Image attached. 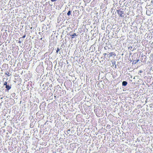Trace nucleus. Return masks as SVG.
<instances>
[{
    "label": "nucleus",
    "mask_w": 153,
    "mask_h": 153,
    "mask_svg": "<svg viewBox=\"0 0 153 153\" xmlns=\"http://www.w3.org/2000/svg\"><path fill=\"white\" fill-rule=\"evenodd\" d=\"M109 57H111L113 56H116V54L114 52H111L109 53Z\"/></svg>",
    "instance_id": "2"
},
{
    "label": "nucleus",
    "mask_w": 153,
    "mask_h": 153,
    "mask_svg": "<svg viewBox=\"0 0 153 153\" xmlns=\"http://www.w3.org/2000/svg\"><path fill=\"white\" fill-rule=\"evenodd\" d=\"M25 36H26L25 35H24V36H23L22 37V38H24L25 37Z\"/></svg>",
    "instance_id": "10"
},
{
    "label": "nucleus",
    "mask_w": 153,
    "mask_h": 153,
    "mask_svg": "<svg viewBox=\"0 0 153 153\" xmlns=\"http://www.w3.org/2000/svg\"><path fill=\"white\" fill-rule=\"evenodd\" d=\"M107 55V54L106 53H104L103 54L104 57L105 58H106V56Z\"/></svg>",
    "instance_id": "9"
},
{
    "label": "nucleus",
    "mask_w": 153,
    "mask_h": 153,
    "mask_svg": "<svg viewBox=\"0 0 153 153\" xmlns=\"http://www.w3.org/2000/svg\"><path fill=\"white\" fill-rule=\"evenodd\" d=\"M6 88L7 90H9L11 88V87L9 85H6Z\"/></svg>",
    "instance_id": "4"
},
{
    "label": "nucleus",
    "mask_w": 153,
    "mask_h": 153,
    "mask_svg": "<svg viewBox=\"0 0 153 153\" xmlns=\"http://www.w3.org/2000/svg\"><path fill=\"white\" fill-rule=\"evenodd\" d=\"M71 36H72L71 38L72 39L73 38H74V36H76V33H74L73 34L71 35Z\"/></svg>",
    "instance_id": "5"
},
{
    "label": "nucleus",
    "mask_w": 153,
    "mask_h": 153,
    "mask_svg": "<svg viewBox=\"0 0 153 153\" xmlns=\"http://www.w3.org/2000/svg\"><path fill=\"white\" fill-rule=\"evenodd\" d=\"M4 85H6H6H7V82H4Z\"/></svg>",
    "instance_id": "8"
},
{
    "label": "nucleus",
    "mask_w": 153,
    "mask_h": 153,
    "mask_svg": "<svg viewBox=\"0 0 153 153\" xmlns=\"http://www.w3.org/2000/svg\"><path fill=\"white\" fill-rule=\"evenodd\" d=\"M117 12L120 16L121 17H124V15L123 11H121L120 10H117Z\"/></svg>",
    "instance_id": "1"
},
{
    "label": "nucleus",
    "mask_w": 153,
    "mask_h": 153,
    "mask_svg": "<svg viewBox=\"0 0 153 153\" xmlns=\"http://www.w3.org/2000/svg\"><path fill=\"white\" fill-rule=\"evenodd\" d=\"M59 51V48H57V50H56V52L57 53H58V51Z\"/></svg>",
    "instance_id": "7"
},
{
    "label": "nucleus",
    "mask_w": 153,
    "mask_h": 153,
    "mask_svg": "<svg viewBox=\"0 0 153 153\" xmlns=\"http://www.w3.org/2000/svg\"><path fill=\"white\" fill-rule=\"evenodd\" d=\"M127 82L126 81H123L122 82V85L124 86H125L127 85Z\"/></svg>",
    "instance_id": "3"
},
{
    "label": "nucleus",
    "mask_w": 153,
    "mask_h": 153,
    "mask_svg": "<svg viewBox=\"0 0 153 153\" xmlns=\"http://www.w3.org/2000/svg\"><path fill=\"white\" fill-rule=\"evenodd\" d=\"M7 75L8 76H9L10 75V73H8V74H7Z\"/></svg>",
    "instance_id": "11"
},
{
    "label": "nucleus",
    "mask_w": 153,
    "mask_h": 153,
    "mask_svg": "<svg viewBox=\"0 0 153 153\" xmlns=\"http://www.w3.org/2000/svg\"><path fill=\"white\" fill-rule=\"evenodd\" d=\"M71 11L70 10H69L67 13V15L68 16H69L71 14Z\"/></svg>",
    "instance_id": "6"
}]
</instances>
